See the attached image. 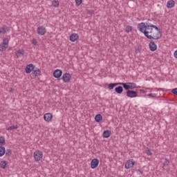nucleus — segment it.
Returning <instances> with one entry per match:
<instances>
[{
	"label": "nucleus",
	"mask_w": 177,
	"mask_h": 177,
	"mask_svg": "<svg viewBox=\"0 0 177 177\" xmlns=\"http://www.w3.org/2000/svg\"><path fill=\"white\" fill-rule=\"evenodd\" d=\"M174 6H175V1L169 0L167 1V8L168 9H171V8H174Z\"/></svg>",
	"instance_id": "obj_14"
},
{
	"label": "nucleus",
	"mask_w": 177,
	"mask_h": 177,
	"mask_svg": "<svg viewBox=\"0 0 177 177\" xmlns=\"http://www.w3.org/2000/svg\"><path fill=\"white\" fill-rule=\"evenodd\" d=\"M171 93H173V95H176L177 96V88H173L171 90Z\"/></svg>",
	"instance_id": "obj_37"
},
{
	"label": "nucleus",
	"mask_w": 177,
	"mask_h": 177,
	"mask_svg": "<svg viewBox=\"0 0 177 177\" xmlns=\"http://www.w3.org/2000/svg\"><path fill=\"white\" fill-rule=\"evenodd\" d=\"M140 93H145V90H143V89H140Z\"/></svg>",
	"instance_id": "obj_42"
},
{
	"label": "nucleus",
	"mask_w": 177,
	"mask_h": 177,
	"mask_svg": "<svg viewBox=\"0 0 177 177\" xmlns=\"http://www.w3.org/2000/svg\"><path fill=\"white\" fill-rule=\"evenodd\" d=\"M7 157H10L12 156V150L10 149H6L5 153Z\"/></svg>",
	"instance_id": "obj_28"
},
{
	"label": "nucleus",
	"mask_w": 177,
	"mask_h": 177,
	"mask_svg": "<svg viewBox=\"0 0 177 177\" xmlns=\"http://www.w3.org/2000/svg\"><path fill=\"white\" fill-rule=\"evenodd\" d=\"M8 31H10V28L6 25H3L0 28V34H6V32H8Z\"/></svg>",
	"instance_id": "obj_8"
},
{
	"label": "nucleus",
	"mask_w": 177,
	"mask_h": 177,
	"mask_svg": "<svg viewBox=\"0 0 177 177\" xmlns=\"http://www.w3.org/2000/svg\"><path fill=\"white\" fill-rule=\"evenodd\" d=\"M137 28L148 39H160L162 37V32L160 28L153 25L150 19H148L146 23L141 22L138 24Z\"/></svg>",
	"instance_id": "obj_1"
},
{
	"label": "nucleus",
	"mask_w": 177,
	"mask_h": 177,
	"mask_svg": "<svg viewBox=\"0 0 177 177\" xmlns=\"http://www.w3.org/2000/svg\"><path fill=\"white\" fill-rule=\"evenodd\" d=\"M167 165H169V160L166 158L163 162V167H167Z\"/></svg>",
	"instance_id": "obj_33"
},
{
	"label": "nucleus",
	"mask_w": 177,
	"mask_h": 177,
	"mask_svg": "<svg viewBox=\"0 0 177 177\" xmlns=\"http://www.w3.org/2000/svg\"><path fill=\"white\" fill-rule=\"evenodd\" d=\"M62 74H63V71L60 69H57L53 73V77H55V78H60Z\"/></svg>",
	"instance_id": "obj_11"
},
{
	"label": "nucleus",
	"mask_w": 177,
	"mask_h": 177,
	"mask_svg": "<svg viewBox=\"0 0 177 177\" xmlns=\"http://www.w3.org/2000/svg\"><path fill=\"white\" fill-rule=\"evenodd\" d=\"M174 57L177 59V50L174 52Z\"/></svg>",
	"instance_id": "obj_41"
},
{
	"label": "nucleus",
	"mask_w": 177,
	"mask_h": 177,
	"mask_svg": "<svg viewBox=\"0 0 177 177\" xmlns=\"http://www.w3.org/2000/svg\"><path fill=\"white\" fill-rule=\"evenodd\" d=\"M3 45H5L6 46H8L9 44V39L8 38H5L3 39V43H1Z\"/></svg>",
	"instance_id": "obj_29"
},
{
	"label": "nucleus",
	"mask_w": 177,
	"mask_h": 177,
	"mask_svg": "<svg viewBox=\"0 0 177 177\" xmlns=\"http://www.w3.org/2000/svg\"><path fill=\"white\" fill-rule=\"evenodd\" d=\"M52 117H53L52 114L50 113H48L44 114V121L49 122V121H51Z\"/></svg>",
	"instance_id": "obj_13"
},
{
	"label": "nucleus",
	"mask_w": 177,
	"mask_h": 177,
	"mask_svg": "<svg viewBox=\"0 0 177 177\" xmlns=\"http://www.w3.org/2000/svg\"><path fill=\"white\" fill-rule=\"evenodd\" d=\"M6 149L5 147L0 146V157H2L5 154Z\"/></svg>",
	"instance_id": "obj_25"
},
{
	"label": "nucleus",
	"mask_w": 177,
	"mask_h": 177,
	"mask_svg": "<svg viewBox=\"0 0 177 177\" xmlns=\"http://www.w3.org/2000/svg\"><path fill=\"white\" fill-rule=\"evenodd\" d=\"M115 92H116V93H118V95H121V93L124 92V88H122V86H119L115 88Z\"/></svg>",
	"instance_id": "obj_17"
},
{
	"label": "nucleus",
	"mask_w": 177,
	"mask_h": 177,
	"mask_svg": "<svg viewBox=\"0 0 177 177\" xmlns=\"http://www.w3.org/2000/svg\"><path fill=\"white\" fill-rule=\"evenodd\" d=\"M33 157L35 161H41V160H42V158L44 157V153H42V151L37 150L34 152Z\"/></svg>",
	"instance_id": "obj_2"
},
{
	"label": "nucleus",
	"mask_w": 177,
	"mask_h": 177,
	"mask_svg": "<svg viewBox=\"0 0 177 177\" xmlns=\"http://www.w3.org/2000/svg\"><path fill=\"white\" fill-rule=\"evenodd\" d=\"M52 5L54 6V8H59V1L54 0L52 1Z\"/></svg>",
	"instance_id": "obj_27"
},
{
	"label": "nucleus",
	"mask_w": 177,
	"mask_h": 177,
	"mask_svg": "<svg viewBox=\"0 0 177 177\" xmlns=\"http://www.w3.org/2000/svg\"><path fill=\"white\" fill-rule=\"evenodd\" d=\"M32 74L35 77H39L41 75V71L39 68L35 69L33 72Z\"/></svg>",
	"instance_id": "obj_21"
},
{
	"label": "nucleus",
	"mask_w": 177,
	"mask_h": 177,
	"mask_svg": "<svg viewBox=\"0 0 177 177\" xmlns=\"http://www.w3.org/2000/svg\"><path fill=\"white\" fill-rule=\"evenodd\" d=\"M35 68V66H34V64H30L26 66L25 71H26V74H30V73H31V71H34Z\"/></svg>",
	"instance_id": "obj_6"
},
{
	"label": "nucleus",
	"mask_w": 177,
	"mask_h": 177,
	"mask_svg": "<svg viewBox=\"0 0 177 177\" xmlns=\"http://www.w3.org/2000/svg\"><path fill=\"white\" fill-rule=\"evenodd\" d=\"M102 120H103V116H102L100 114H97L95 116V121L96 122H100V121H102Z\"/></svg>",
	"instance_id": "obj_19"
},
{
	"label": "nucleus",
	"mask_w": 177,
	"mask_h": 177,
	"mask_svg": "<svg viewBox=\"0 0 177 177\" xmlns=\"http://www.w3.org/2000/svg\"><path fill=\"white\" fill-rule=\"evenodd\" d=\"M127 97H138V92L133 90H128L126 93Z\"/></svg>",
	"instance_id": "obj_4"
},
{
	"label": "nucleus",
	"mask_w": 177,
	"mask_h": 177,
	"mask_svg": "<svg viewBox=\"0 0 177 177\" xmlns=\"http://www.w3.org/2000/svg\"><path fill=\"white\" fill-rule=\"evenodd\" d=\"M32 45L36 46L37 44H38V41H37V39H33L32 40Z\"/></svg>",
	"instance_id": "obj_38"
},
{
	"label": "nucleus",
	"mask_w": 177,
	"mask_h": 177,
	"mask_svg": "<svg viewBox=\"0 0 177 177\" xmlns=\"http://www.w3.org/2000/svg\"><path fill=\"white\" fill-rule=\"evenodd\" d=\"M99 165V159L94 158L91 162V168L92 169H95V168H97V166Z\"/></svg>",
	"instance_id": "obj_7"
},
{
	"label": "nucleus",
	"mask_w": 177,
	"mask_h": 177,
	"mask_svg": "<svg viewBox=\"0 0 177 177\" xmlns=\"http://www.w3.org/2000/svg\"><path fill=\"white\" fill-rule=\"evenodd\" d=\"M37 32L39 35H45L46 34V28L44 26H39L37 28Z\"/></svg>",
	"instance_id": "obj_5"
},
{
	"label": "nucleus",
	"mask_w": 177,
	"mask_h": 177,
	"mask_svg": "<svg viewBox=\"0 0 177 177\" xmlns=\"http://www.w3.org/2000/svg\"><path fill=\"white\" fill-rule=\"evenodd\" d=\"M117 85H120V83H111L109 84L108 88L111 91L112 89H114V87L117 86Z\"/></svg>",
	"instance_id": "obj_22"
},
{
	"label": "nucleus",
	"mask_w": 177,
	"mask_h": 177,
	"mask_svg": "<svg viewBox=\"0 0 177 177\" xmlns=\"http://www.w3.org/2000/svg\"><path fill=\"white\" fill-rule=\"evenodd\" d=\"M134 165L135 161L133 159L128 160L125 163L124 168L126 169H129V168H133Z\"/></svg>",
	"instance_id": "obj_3"
},
{
	"label": "nucleus",
	"mask_w": 177,
	"mask_h": 177,
	"mask_svg": "<svg viewBox=\"0 0 177 177\" xmlns=\"http://www.w3.org/2000/svg\"><path fill=\"white\" fill-rule=\"evenodd\" d=\"M17 128H19V125L15 124V125L7 127L6 130L7 131H13V129H17Z\"/></svg>",
	"instance_id": "obj_23"
},
{
	"label": "nucleus",
	"mask_w": 177,
	"mask_h": 177,
	"mask_svg": "<svg viewBox=\"0 0 177 177\" xmlns=\"http://www.w3.org/2000/svg\"><path fill=\"white\" fill-rule=\"evenodd\" d=\"M149 49L151 50V52H155V50H157V44L154 43V41H151L149 44Z\"/></svg>",
	"instance_id": "obj_10"
},
{
	"label": "nucleus",
	"mask_w": 177,
	"mask_h": 177,
	"mask_svg": "<svg viewBox=\"0 0 177 177\" xmlns=\"http://www.w3.org/2000/svg\"><path fill=\"white\" fill-rule=\"evenodd\" d=\"M119 85H122L126 91H129L130 87H129V82L127 83H119Z\"/></svg>",
	"instance_id": "obj_18"
},
{
	"label": "nucleus",
	"mask_w": 177,
	"mask_h": 177,
	"mask_svg": "<svg viewBox=\"0 0 177 177\" xmlns=\"http://www.w3.org/2000/svg\"><path fill=\"white\" fill-rule=\"evenodd\" d=\"M145 151H146L147 156H151V154H153V153H151V151H150L149 148H147Z\"/></svg>",
	"instance_id": "obj_34"
},
{
	"label": "nucleus",
	"mask_w": 177,
	"mask_h": 177,
	"mask_svg": "<svg viewBox=\"0 0 177 177\" xmlns=\"http://www.w3.org/2000/svg\"><path fill=\"white\" fill-rule=\"evenodd\" d=\"M87 13L88 15H93V10H88Z\"/></svg>",
	"instance_id": "obj_39"
},
{
	"label": "nucleus",
	"mask_w": 177,
	"mask_h": 177,
	"mask_svg": "<svg viewBox=\"0 0 177 177\" xmlns=\"http://www.w3.org/2000/svg\"><path fill=\"white\" fill-rule=\"evenodd\" d=\"M0 145H5V137H0Z\"/></svg>",
	"instance_id": "obj_32"
},
{
	"label": "nucleus",
	"mask_w": 177,
	"mask_h": 177,
	"mask_svg": "<svg viewBox=\"0 0 177 177\" xmlns=\"http://www.w3.org/2000/svg\"><path fill=\"white\" fill-rule=\"evenodd\" d=\"M131 31H132V26H127V27H126V32H131Z\"/></svg>",
	"instance_id": "obj_31"
},
{
	"label": "nucleus",
	"mask_w": 177,
	"mask_h": 177,
	"mask_svg": "<svg viewBox=\"0 0 177 177\" xmlns=\"http://www.w3.org/2000/svg\"><path fill=\"white\" fill-rule=\"evenodd\" d=\"M0 167L3 169H5L8 167V161L6 160H2L0 162Z\"/></svg>",
	"instance_id": "obj_20"
},
{
	"label": "nucleus",
	"mask_w": 177,
	"mask_h": 177,
	"mask_svg": "<svg viewBox=\"0 0 177 177\" xmlns=\"http://www.w3.org/2000/svg\"><path fill=\"white\" fill-rule=\"evenodd\" d=\"M76 2L77 6H80L82 3V0H75Z\"/></svg>",
	"instance_id": "obj_35"
},
{
	"label": "nucleus",
	"mask_w": 177,
	"mask_h": 177,
	"mask_svg": "<svg viewBox=\"0 0 177 177\" xmlns=\"http://www.w3.org/2000/svg\"><path fill=\"white\" fill-rule=\"evenodd\" d=\"M129 85L130 89H135V88H136V84L135 83L129 82Z\"/></svg>",
	"instance_id": "obj_30"
},
{
	"label": "nucleus",
	"mask_w": 177,
	"mask_h": 177,
	"mask_svg": "<svg viewBox=\"0 0 177 177\" xmlns=\"http://www.w3.org/2000/svg\"><path fill=\"white\" fill-rule=\"evenodd\" d=\"M111 135V131H110V130H105L102 133L103 138H110Z\"/></svg>",
	"instance_id": "obj_16"
},
{
	"label": "nucleus",
	"mask_w": 177,
	"mask_h": 177,
	"mask_svg": "<svg viewBox=\"0 0 177 177\" xmlns=\"http://www.w3.org/2000/svg\"><path fill=\"white\" fill-rule=\"evenodd\" d=\"M79 38L80 36H78V34L77 33H73L69 37V39L71 41V42H75V41H77V39Z\"/></svg>",
	"instance_id": "obj_12"
},
{
	"label": "nucleus",
	"mask_w": 177,
	"mask_h": 177,
	"mask_svg": "<svg viewBox=\"0 0 177 177\" xmlns=\"http://www.w3.org/2000/svg\"><path fill=\"white\" fill-rule=\"evenodd\" d=\"M148 96L149 97H157V94H156V93H149V94H148Z\"/></svg>",
	"instance_id": "obj_36"
},
{
	"label": "nucleus",
	"mask_w": 177,
	"mask_h": 177,
	"mask_svg": "<svg viewBox=\"0 0 177 177\" xmlns=\"http://www.w3.org/2000/svg\"><path fill=\"white\" fill-rule=\"evenodd\" d=\"M153 28H149V30H147V32H148V35L151 36V37H154V35H153V34H157V32H154L153 31Z\"/></svg>",
	"instance_id": "obj_24"
},
{
	"label": "nucleus",
	"mask_w": 177,
	"mask_h": 177,
	"mask_svg": "<svg viewBox=\"0 0 177 177\" xmlns=\"http://www.w3.org/2000/svg\"><path fill=\"white\" fill-rule=\"evenodd\" d=\"M137 174H138V175H142V174H143V171H140V170H138V171H137Z\"/></svg>",
	"instance_id": "obj_40"
},
{
	"label": "nucleus",
	"mask_w": 177,
	"mask_h": 177,
	"mask_svg": "<svg viewBox=\"0 0 177 177\" xmlns=\"http://www.w3.org/2000/svg\"><path fill=\"white\" fill-rule=\"evenodd\" d=\"M24 55V49H19L17 51V53H15V56L19 58V57H21V56Z\"/></svg>",
	"instance_id": "obj_15"
},
{
	"label": "nucleus",
	"mask_w": 177,
	"mask_h": 177,
	"mask_svg": "<svg viewBox=\"0 0 177 177\" xmlns=\"http://www.w3.org/2000/svg\"><path fill=\"white\" fill-rule=\"evenodd\" d=\"M10 92L12 93L13 92V88L12 87L10 88Z\"/></svg>",
	"instance_id": "obj_43"
},
{
	"label": "nucleus",
	"mask_w": 177,
	"mask_h": 177,
	"mask_svg": "<svg viewBox=\"0 0 177 177\" xmlns=\"http://www.w3.org/2000/svg\"><path fill=\"white\" fill-rule=\"evenodd\" d=\"M62 80L64 82H70V80H71V75L70 73H64L62 75Z\"/></svg>",
	"instance_id": "obj_9"
},
{
	"label": "nucleus",
	"mask_w": 177,
	"mask_h": 177,
	"mask_svg": "<svg viewBox=\"0 0 177 177\" xmlns=\"http://www.w3.org/2000/svg\"><path fill=\"white\" fill-rule=\"evenodd\" d=\"M8 48V46H5V44H0V52H3V50H6Z\"/></svg>",
	"instance_id": "obj_26"
}]
</instances>
